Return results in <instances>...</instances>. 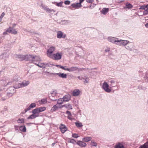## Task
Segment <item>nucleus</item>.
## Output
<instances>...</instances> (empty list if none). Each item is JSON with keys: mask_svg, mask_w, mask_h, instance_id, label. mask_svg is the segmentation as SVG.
Returning a JSON list of instances; mask_svg holds the SVG:
<instances>
[{"mask_svg": "<svg viewBox=\"0 0 148 148\" xmlns=\"http://www.w3.org/2000/svg\"><path fill=\"white\" fill-rule=\"evenodd\" d=\"M62 54L61 53H53L49 58L54 60H59L61 58Z\"/></svg>", "mask_w": 148, "mask_h": 148, "instance_id": "f257e3e1", "label": "nucleus"}, {"mask_svg": "<svg viewBox=\"0 0 148 148\" xmlns=\"http://www.w3.org/2000/svg\"><path fill=\"white\" fill-rule=\"evenodd\" d=\"M46 109V108L45 107H42L36 108L33 110L32 111V113L34 114H36L44 111Z\"/></svg>", "mask_w": 148, "mask_h": 148, "instance_id": "f03ea898", "label": "nucleus"}, {"mask_svg": "<svg viewBox=\"0 0 148 148\" xmlns=\"http://www.w3.org/2000/svg\"><path fill=\"white\" fill-rule=\"evenodd\" d=\"M29 84V82H23L21 83H19L15 85L14 86V87L15 88H18L21 87H22L27 86Z\"/></svg>", "mask_w": 148, "mask_h": 148, "instance_id": "7ed1b4c3", "label": "nucleus"}, {"mask_svg": "<svg viewBox=\"0 0 148 148\" xmlns=\"http://www.w3.org/2000/svg\"><path fill=\"white\" fill-rule=\"evenodd\" d=\"M55 50V47H51L47 51V55L48 57H50L53 53Z\"/></svg>", "mask_w": 148, "mask_h": 148, "instance_id": "20e7f679", "label": "nucleus"}, {"mask_svg": "<svg viewBox=\"0 0 148 148\" xmlns=\"http://www.w3.org/2000/svg\"><path fill=\"white\" fill-rule=\"evenodd\" d=\"M37 58L38 57L36 56H32L31 55H26L25 60L27 61H35V59Z\"/></svg>", "mask_w": 148, "mask_h": 148, "instance_id": "39448f33", "label": "nucleus"}, {"mask_svg": "<svg viewBox=\"0 0 148 148\" xmlns=\"http://www.w3.org/2000/svg\"><path fill=\"white\" fill-rule=\"evenodd\" d=\"M139 9L145 10L143 12L144 15H146L148 14V5L142 6L140 7Z\"/></svg>", "mask_w": 148, "mask_h": 148, "instance_id": "423d86ee", "label": "nucleus"}, {"mask_svg": "<svg viewBox=\"0 0 148 148\" xmlns=\"http://www.w3.org/2000/svg\"><path fill=\"white\" fill-rule=\"evenodd\" d=\"M128 41L127 40H119L117 41V43H116V45H125L128 43Z\"/></svg>", "mask_w": 148, "mask_h": 148, "instance_id": "0eeeda50", "label": "nucleus"}, {"mask_svg": "<svg viewBox=\"0 0 148 148\" xmlns=\"http://www.w3.org/2000/svg\"><path fill=\"white\" fill-rule=\"evenodd\" d=\"M109 85L106 82H104L103 85V88L107 92H110L111 90L108 88Z\"/></svg>", "mask_w": 148, "mask_h": 148, "instance_id": "6e6552de", "label": "nucleus"}, {"mask_svg": "<svg viewBox=\"0 0 148 148\" xmlns=\"http://www.w3.org/2000/svg\"><path fill=\"white\" fill-rule=\"evenodd\" d=\"M59 128L62 133H64L67 130V128L65 125L63 124L60 125Z\"/></svg>", "mask_w": 148, "mask_h": 148, "instance_id": "1a4fd4ad", "label": "nucleus"}, {"mask_svg": "<svg viewBox=\"0 0 148 148\" xmlns=\"http://www.w3.org/2000/svg\"><path fill=\"white\" fill-rule=\"evenodd\" d=\"M7 31L8 32L13 34H15L17 33V32L15 29L10 27L7 29Z\"/></svg>", "mask_w": 148, "mask_h": 148, "instance_id": "9d476101", "label": "nucleus"}, {"mask_svg": "<svg viewBox=\"0 0 148 148\" xmlns=\"http://www.w3.org/2000/svg\"><path fill=\"white\" fill-rule=\"evenodd\" d=\"M108 40L110 42L115 44L118 41V38H115L113 37H109L108 38Z\"/></svg>", "mask_w": 148, "mask_h": 148, "instance_id": "9b49d317", "label": "nucleus"}, {"mask_svg": "<svg viewBox=\"0 0 148 148\" xmlns=\"http://www.w3.org/2000/svg\"><path fill=\"white\" fill-rule=\"evenodd\" d=\"M66 37V34H63L62 32L58 31L57 32V37L58 38H65Z\"/></svg>", "mask_w": 148, "mask_h": 148, "instance_id": "f8f14e48", "label": "nucleus"}, {"mask_svg": "<svg viewBox=\"0 0 148 148\" xmlns=\"http://www.w3.org/2000/svg\"><path fill=\"white\" fill-rule=\"evenodd\" d=\"M77 144L81 147H85L86 145V144L81 141H78L77 142Z\"/></svg>", "mask_w": 148, "mask_h": 148, "instance_id": "ddd939ff", "label": "nucleus"}, {"mask_svg": "<svg viewBox=\"0 0 148 148\" xmlns=\"http://www.w3.org/2000/svg\"><path fill=\"white\" fill-rule=\"evenodd\" d=\"M36 106V104L34 103H31L29 106V107L25 109V112L30 110L31 108L35 107Z\"/></svg>", "mask_w": 148, "mask_h": 148, "instance_id": "4468645a", "label": "nucleus"}, {"mask_svg": "<svg viewBox=\"0 0 148 148\" xmlns=\"http://www.w3.org/2000/svg\"><path fill=\"white\" fill-rule=\"evenodd\" d=\"M60 108V107L59 106L58 104H56L52 107L51 110V111L53 112L56 110L58 108Z\"/></svg>", "mask_w": 148, "mask_h": 148, "instance_id": "2eb2a0df", "label": "nucleus"}, {"mask_svg": "<svg viewBox=\"0 0 148 148\" xmlns=\"http://www.w3.org/2000/svg\"><path fill=\"white\" fill-rule=\"evenodd\" d=\"M80 93V91L78 89L74 90L73 92V96H76L78 95Z\"/></svg>", "mask_w": 148, "mask_h": 148, "instance_id": "dca6fc26", "label": "nucleus"}, {"mask_svg": "<svg viewBox=\"0 0 148 148\" xmlns=\"http://www.w3.org/2000/svg\"><path fill=\"white\" fill-rule=\"evenodd\" d=\"M71 6L73 8H78L81 7L82 5L80 3H77L72 4Z\"/></svg>", "mask_w": 148, "mask_h": 148, "instance_id": "f3484780", "label": "nucleus"}, {"mask_svg": "<svg viewBox=\"0 0 148 148\" xmlns=\"http://www.w3.org/2000/svg\"><path fill=\"white\" fill-rule=\"evenodd\" d=\"M115 148H125L123 145L121 143H118L115 145Z\"/></svg>", "mask_w": 148, "mask_h": 148, "instance_id": "a211bd4d", "label": "nucleus"}, {"mask_svg": "<svg viewBox=\"0 0 148 148\" xmlns=\"http://www.w3.org/2000/svg\"><path fill=\"white\" fill-rule=\"evenodd\" d=\"M108 8H103L101 11V12L103 14H106L109 11Z\"/></svg>", "mask_w": 148, "mask_h": 148, "instance_id": "6ab92c4d", "label": "nucleus"}, {"mask_svg": "<svg viewBox=\"0 0 148 148\" xmlns=\"http://www.w3.org/2000/svg\"><path fill=\"white\" fill-rule=\"evenodd\" d=\"M39 116L38 114H32L30 115L27 118V119H32L36 118V117H38Z\"/></svg>", "mask_w": 148, "mask_h": 148, "instance_id": "aec40b11", "label": "nucleus"}, {"mask_svg": "<svg viewBox=\"0 0 148 148\" xmlns=\"http://www.w3.org/2000/svg\"><path fill=\"white\" fill-rule=\"evenodd\" d=\"M91 139V137L87 136L83 138L82 139V140L84 142H87L90 141Z\"/></svg>", "mask_w": 148, "mask_h": 148, "instance_id": "412c9836", "label": "nucleus"}, {"mask_svg": "<svg viewBox=\"0 0 148 148\" xmlns=\"http://www.w3.org/2000/svg\"><path fill=\"white\" fill-rule=\"evenodd\" d=\"M57 74L58 75L59 77L63 78H66L67 77L66 74H64L63 73H57Z\"/></svg>", "mask_w": 148, "mask_h": 148, "instance_id": "4be33fe9", "label": "nucleus"}, {"mask_svg": "<svg viewBox=\"0 0 148 148\" xmlns=\"http://www.w3.org/2000/svg\"><path fill=\"white\" fill-rule=\"evenodd\" d=\"M78 69V68L76 67H72L70 68H69L68 71L71 72L76 71Z\"/></svg>", "mask_w": 148, "mask_h": 148, "instance_id": "5701e85b", "label": "nucleus"}, {"mask_svg": "<svg viewBox=\"0 0 148 148\" xmlns=\"http://www.w3.org/2000/svg\"><path fill=\"white\" fill-rule=\"evenodd\" d=\"M66 114L68 115V118L71 120H72V115L71 112L69 111H67Z\"/></svg>", "mask_w": 148, "mask_h": 148, "instance_id": "b1692460", "label": "nucleus"}, {"mask_svg": "<svg viewBox=\"0 0 148 148\" xmlns=\"http://www.w3.org/2000/svg\"><path fill=\"white\" fill-rule=\"evenodd\" d=\"M133 7V5L129 3H127L125 5V8L129 9H131Z\"/></svg>", "mask_w": 148, "mask_h": 148, "instance_id": "393cba45", "label": "nucleus"}, {"mask_svg": "<svg viewBox=\"0 0 148 148\" xmlns=\"http://www.w3.org/2000/svg\"><path fill=\"white\" fill-rule=\"evenodd\" d=\"M20 130L23 132H25L26 128L25 126H21L19 127Z\"/></svg>", "mask_w": 148, "mask_h": 148, "instance_id": "a878e982", "label": "nucleus"}, {"mask_svg": "<svg viewBox=\"0 0 148 148\" xmlns=\"http://www.w3.org/2000/svg\"><path fill=\"white\" fill-rule=\"evenodd\" d=\"M18 58H19L21 60H25L26 59V56H23V55H18Z\"/></svg>", "mask_w": 148, "mask_h": 148, "instance_id": "bb28decb", "label": "nucleus"}, {"mask_svg": "<svg viewBox=\"0 0 148 148\" xmlns=\"http://www.w3.org/2000/svg\"><path fill=\"white\" fill-rule=\"evenodd\" d=\"M64 101H67L70 99V97L69 96H65L63 98Z\"/></svg>", "mask_w": 148, "mask_h": 148, "instance_id": "cd10ccee", "label": "nucleus"}, {"mask_svg": "<svg viewBox=\"0 0 148 148\" xmlns=\"http://www.w3.org/2000/svg\"><path fill=\"white\" fill-rule=\"evenodd\" d=\"M64 101L63 98H60L57 101V104H61L63 103V102Z\"/></svg>", "mask_w": 148, "mask_h": 148, "instance_id": "c85d7f7f", "label": "nucleus"}, {"mask_svg": "<svg viewBox=\"0 0 148 148\" xmlns=\"http://www.w3.org/2000/svg\"><path fill=\"white\" fill-rule=\"evenodd\" d=\"M56 66H57L58 67H59L60 68H61L65 71H68L67 70H68V69H69V68H66L67 67L66 66H61V65H56Z\"/></svg>", "mask_w": 148, "mask_h": 148, "instance_id": "c756f323", "label": "nucleus"}, {"mask_svg": "<svg viewBox=\"0 0 148 148\" xmlns=\"http://www.w3.org/2000/svg\"><path fill=\"white\" fill-rule=\"evenodd\" d=\"M75 124L76 126L78 127H81L83 126L82 123H81L75 122Z\"/></svg>", "mask_w": 148, "mask_h": 148, "instance_id": "7c9ffc66", "label": "nucleus"}, {"mask_svg": "<svg viewBox=\"0 0 148 148\" xmlns=\"http://www.w3.org/2000/svg\"><path fill=\"white\" fill-rule=\"evenodd\" d=\"M39 102L41 104H45L47 103V101L46 99H42L40 100V101H39Z\"/></svg>", "mask_w": 148, "mask_h": 148, "instance_id": "2f4dec72", "label": "nucleus"}, {"mask_svg": "<svg viewBox=\"0 0 148 148\" xmlns=\"http://www.w3.org/2000/svg\"><path fill=\"white\" fill-rule=\"evenodd\" d=\"M65 106L68 110L72 109V106L69 104L65 105Z\"/></svg>", "mask_w": 148, "mask_h": 148, "instance_id": "473e14b6", "label": "nucleus"}, {"mask_svg": "<svg viewBox=\"0 0 148 148\" xmlns=\"http://www.w3.org/2000/svg\"><path fill=\"white\" fill-rule=\"evenodd\" d=\"M45 9L47 12L49 13L51 12H54V11L53 10L51 9H49L45 8Z\"/></svg>", "mask_w": 148, "mask_h": 148, "instance_id": "72a5a7b5", "label": "nucleus"}, {"mask_svg": "<svg viewBox=\"0 0 148 148\" xmlns=\"http://www.w3.org/2000/svg\"><path fill=\"white\" fill-rule=\"evenodd\" d=\"M17 122L18 123H24V119L23 118L19 119L17 120Z\"/></svg>", "mask_w": 148, "mask_h": 148, "instance_id": "f704fd0d", "label": "nucleus"}, {"mask_svg": "<svg viewBox=\"0 0 148 148\" xmlns=\"http://www.w3.org/2000/svg\"><path fill=\"white\" fill-rule=\"evenodd\" d=\"M69 142L71 143H73V144H75V143H76L77 142H76L74 139H70L69 140Z\"/></svg>", "mask_w": 148, "mask_h": 148, "instance_id": "c9c22d12", "label": "nucleus"}, {"mask_svg": "<svg viewBox=\"0 0 148 148\" xmlns=\"http://www.w3.org/2000/svg\"><path fill=\"white\" fill-rule=\"evenodd\" d=\"M97 144L96 142L92 141H91V145H92V146L96 147L97 146Z\"/></svg>", "mask_w": 148, "mask_h": 148, "instance_id": "e433bc0d", "label": "nucleus"}, {"mask_svg": "<svg viewBox=\"0 0 148 148\" xmlns=\"http://www.w3.org/2000/svg\"><path fill=\"white\" fill-rule=\"evenodd\" d=\"M63 3L62 1H61L59 3H57L56 5L58 7H62Z\"/></svg>", "mask_w": 148, "mask_h": 148, "instance_id": "4c0bfd02", "label": "nucleus"}, {"mask_svg": "<svg viewBox=\"0 0 148 148\" xmlns=\"http://www.w3.org/2000/svg\"><path fill=\"white\" fill-rule=\"evenodd\" d=\"M72 137L77 138L79 137V136L78 134H73L72 135Z\"/></svg>", "mask_w": 148, "mask_h": 148, "instance_id": "58836bf2", "label": "nucleus"}, {"mask_svg": "<svg viewBox=\"0 0 148 148\" xmlns=\"http://www.w3.org/2000/svg\"><path fill=\"white\" fill-rule=\"evenodd\" d=\"M64 3L66 5H69L70 4V2L69 1L66 0L64 2Z\"/></svg>", "mask_w": 148, "mask_h": 148, "instance_id": "ea45409f", "label": "nucleus"}, {"mask_svg": "<svg viewBox=\"0 0 148 148\" xmlns=\"http://www.w3.org/2000/svg\"><path fill=\"white\" fill-rule=\"evenodd\" d=\"M5 15V13L4 12H3L1 14V16L0 17V20H1V19L2 18H3V16H4Z\"/></svg>", "mask_w": 148, "mask_h": 148, "instance_id": "a19ab883", "label": "nucleus"}, {"mask_svg": "<svg viewBox=\"0 0 148 148\" xmlns=\"http://www.w3.org/2000/svg\"><path fill=\"white\" fill-rule=\"evenodd\" d=\"M110 48L109 47H107L106 48L105 51V52H107L110 51Z\"/></svg>", "mask_w": 148, "mask_h": 148, "instance_id": "79ce46f5", "label": "nucleus"}, {"mask_svg": "<svg viewBox=\"0 0 148 148\" xmlns=\"http://www.w3.org/2000/svg\"><path fill=\"white\" fill-rule=\"evenodd\" d=\"M86 1L88 3H92L94 1V0H86Z\"/></svg>", "mask_w": 148, "mask_h": 148, "instance_id": "37998d69", "label": "nucleus"}, {"mask_svg": "<svg viewBox=\"0 0 148 148\" xmlns=\"http://www.w3.org/2000/svg\"><path fill=\"white\" fill-rule=\"evenodd\" d=\"M89 80L88 78H86V79H85V81L84 82V83H87L88 82Z\"/></svg>", "mask_w": 148, "mask_h": 148, "instance_id": "c03bdc74", "label": "nucleus"}, {"mask_svg": "<svg viewBox=\"0 0 148 148\" xmlns=\"http://www.w3.org/2000/svg\"><path fill=\"white\" fill-rule=\"evenodd\" d=\"M44 65L43 64H38L37 65L40 67H43V65Z\"/></svg>", "mask_w": 148, "mask_h": 148, "instance_id": "a18cd8bd", "label": "nucleus"}, {"mask_svg": "<svg viewBox=\"0 0 148 148\" xmlns=\"http://www.w3.org/2000/svg\"><path fill=\"white\" fill-rule=\"evenodd\" d=\"M140 148H147V147L146 146L144 145H143L141 146H140Z\"/></svg>", "mask_w": 148, "mask_h": 148, "instance_id": "49530a36", "label": "nucleus"}, {"mask_svg": "<svg viewBox=\"0 0 148 148\" xmlns=\"http://www.w3.org/2000/svg\"><path fill=\"white\" fill-rule=\"evenodd\" d=\"M144 145L146 146L147 147V148H148V141L145 143L144 144Z\"/></svg>", "mask_w": 148, "mask_h": 148, "instance_id": "de8ad7c7", "label": "nucleus"}, {"mask_svg": "<svg viewBox=\"0 0 148 148\" xmlns=\"http://www.w3.org/2000/svg\"><path fill=\"white\" fill-rule=\"evenodd\" d=\"M84 1V0H79V3H80L81 4Z\"/></svg>", "mask_w": 148, "mask_h": 148, "instance_id": "09e8293b", "label": "nucleus"}, {"mask_svg": "<svg viewBox=\"0 0 148 148\" xmlns=\"http://www.w3.org/2000/svg\"><path fill=\"white\" fill-rule=\"evenodd\" d=\"M8 32L7 31V30L5 32L3 33V35H5V34H7V32Z\"/></svg>", "mask_w": 148, "mask_h": 148, "instance_id": "8fccbe9b", "label": "nucleus"}, {"mask_svg": "<svg viewBox=\"0 0 148 148\" xmlns=\"http://www.w3.org/2000/svg\"><path fill=\"white\" fill-rule=\"evenodd\" d=\"M145 26L146 27L148 28V23L146 24Z\"/></svg>", "mask_w": 148, "mask_h": 148, "instance_id": "3c124183", "label": "nucleus"}, {"mask_svg": "<svg viewBox=\"0 0 148 148\" xmlns=\"http://www.w3.org/2000/svg\"><path fill=\"white\" fill-rule=\"evenodd\" d=\"M110 82L112 84L113 83H114V81L113 80H112L110 81Z\"/></svg>", "mask_w": 148, "mask_h": 148, "instance_id": "603ef678", "label": "nucleus"}, {"mask_svg": "<svg viewBox=\"0 0 148 148\" xmlns=\"http://www.w3.org/2000/svg\"><path fill=\"white\" fill-rule=\"evenodd\" d=\"M77 78L80 80H81L82 79L81 78L80 76H78L77 77Z\"/></svg>", "mask_w": 148, "mask_h": 148, "instance_id": "864d4df0", "label": "nucleus"}, {"mask_svg": "<svg viewBox=\"0 0 148 148\" xmlns=\"http://www.w3.org/2000/svg\"><path fill=\"white\" fill-rule=\"evenodd\" d=\"M56 94V92H53L51 94L52 96H53L54 94Z\"/></svg>", "mask_w": 148, "mask_h": 148, "instance_id": "5fc2aeb1", "label": "nucleus"}, {"mask_svg": "<svg viewBox=\"0 0 148 148\" xmlns=\"http://www.w3.org/2000/svg\"><path fill=\"white\" fill-rule=\"evenodd\" d=\"M127 47H128V46H126V47L127 49H129V48H128Z\"/></svg>", "mask_w": 148, "mask_h": 148, "instance_id": "6e6d98bb", "label": "nucleus"}, {"mask_svg": "<svg viewBox=\"0 0 148 148\" xmlns=\"http://www.w3.org/2000/svg\"><path fill=\"white\" fill-rule=\"evenodd\" d=\"M1 21V20H0V22Z\"/></svg>", "mask_w": 148, "mask_h": 148, "instance_id": "4d7b16f0", "label": "nucleus"}]
</instances>
